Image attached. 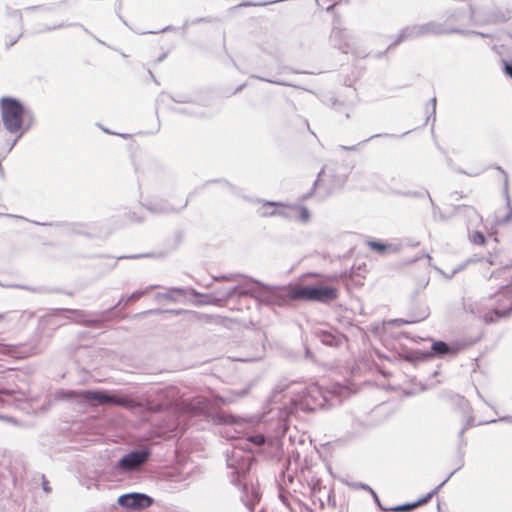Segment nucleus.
Listing matches in <instances>:
<instances>
[{
  "instance_id": "8",
  "label": "nucleus",
  "mask_w": 512,
  "mask_h": 512,
  "mask_svg": "<svg viewBox=\"0 0 512 512\" xmlns=\"http://www.w3.org/2000/svg\"><path fill=\"white\" fill-rule=\"evenodd\" d=\"M431 497H432V494H428L427 496L423 497L422 499L418 500L415 503L396 506V507L392 508L391 510L394 512H408V511H411V510L427 503Z\"/></svg>"
},
{
  "instance_id": "9",
  "label": "nucleus",
  "mask_w": 512,
  "mask_h": 512,
  "mask_svg": "<svg viewBox=\"0 0 512 512\" xmlns=\"http://www.w3.org/2000/svg\"><path fill=\"white\" fill-rule=\"evenodd\" d=\"M319 336H320L321 342L325 345L337 346L340 342L339 337H337L329 332H322Z\"/></svg>"
},
{
  "instance_id": "1",
  "label": "nucleus",
  "mask_w": 512,
  "mask_h": 512,
  "mask_svg": "<svg viewBox=\"0 0 512 512\" xmlns=\"http://www.w3.org/2000/svg\"><path fill=\"white\" fill-rule=\"evenodd\" d=\"M276 295L281 304L295 301L328 303L338 298L339 290L333 286H310L298 282L279 288Z\"/></svg>"
},
{
  "instance_id": "16",
  "label": "nucleus",
  "mask_w": 512,
  "mask_h": 512,
  "mask_svg": "<svg viewBox=\"0 0 512 512\" xmlns=\"http://www.w3.org/2000/svg\"><path fill=\"white\" fill-rule=\"evenodd\" d=\"M66 396L69 398H76V397H81V393H77L75 391H70L66 394Z\"/></svg>"
},
{
  "instance_id": "10",
  "label": "nucleus",
  "mask_w": 512,
  "mask_h": 512,
  "mask_svg": "<svg viewBox=\"0 0 512 512\" xmlns=\"http://www.w3.org/2000/svg\"><path fill=\"white\" fill-rule=\"evenodd\" d=\"M432 350L438 354H445L449 352L450 348L445 342L438 341L432 345Z\"/></svg>"
},
{
  "instance_id": "4",
  "label": "nucleus",
  "mask_w": 512,
  "mask_h": 512,
  "mask_svg": "<svg viewBox=\"0 0 512 512\" xmlns=\"http://www.w3.org/2000/svg\"><path fill=\"white\" fill-rule=\"evenodd\" d=\"M148 457V450L133 451L122 457L118 466L124 471H131L144 464Z\"/></svg>"
},
{
  "instance_id": "14",
  "label": "nucleus",
  "mask_w": 512,
  "mask_h": 512,
  "mask_svg": "<svg viewBox=\"0 0 512 512\" xmlns=\"http://www.w3.org/2000/svg\"><path fill=\"white\" fill-rule=\"evenodd\" d=\"M342 33V29L339 28V27H334L332 30H331V37L337 39L340 37Z\"/></svg>"
},
{
  "instance_id": "12",
  "label": "nucleus",
  "mask_w": 512,
  "mask_h": 512,
  "mask_svg": "<svg viewBox=\"0 0 512 512\" xmlns=\"http://www.w3.org/2000/svg\"><path fill=\"white\" fill-rule=\"evenodd\" d=\"M297 213H298V218L302 222L306 223V222L309 221V219H310V212L308 211L307 208H305V207H298L297 208Z\"/></svg>"
},
{
  "instance_id": "7",
  "label": "nucleus",
  "mask_w": 512,
  "mask_h": 512,
  "mask_svg": "<svg viewBox=\"0 0 512 512\" xmlns=\"http://www.w3.org/2000/svg\"><path fill=\"white\" fill-rule=\"evenodd\" d=\"M81 397L88 401H98L100 404L110 403L111 395L102 391H85Z\"/></svg>"
},
{
  "instance_id": "2",
  "label": "nucleus",
  "mask_w": 512,
  "mask_h": 512,
  "mask_svg": "<svg viewBox=\"0 0 512 512\" xmlns=\"http://www.w3.org/2000/svg\"><path fill=\"white\" fill-rule=\"evenodd\" d=\"M1 117L4 127L13 134H21L25 109L16 99L4 97L0 100Z\"/></svg>"
},
{
  "instance_id": "15",
  "label": "nucleus",
  "mask_w": 512,
  "mask_h": 512,
  "mask_svg": "<svg viewBox=\"0 0 512 512\" xmlns=\"http://www.w3.org/2000/svg\"><path fill=\"white\" fill-rule=\"evenodd\" d=\"M504 71L505 73L512 78V62L505 63L504 65Z\"/></svg>"
},
{
  "instance_id": "5",
  "label": "nucleus",
  "mask_w": 512,
  "mask_h": 512,
  "mask_svg": "<svg viewBox=\"0 0 512 512\" xmlns=\"http://www.w3.org/2000/svg\"><path fill=\"white\" fill-rule=\"evenodd\" d=\"M118 503L130 509H143L149 507L152 500L144 494L132 493L120 496Z\"/></svg>"
},
{
  "instance_id": "13",
  "label": "nucleus",
  "mask_w": 512,
  "mask_h": 512,
  "mask_svg": "<svg viewBox=\"0 0 512 512\" xmlns=\"http://www.w3.org/2000/svg\"><path fill=\"white\" fill-rule=\"evenodd\" d=\"M319 5H326L327 10H330L334 7L335 1L334 0H317Z\"/></svg>"
},
{
  "instance_id": "6",
  "label": "nucleus",
  "mask_w": 512,
  "mask_h": 512,
  "mask_svg": "<svg viewBox=\"0 0 512 512\" xmlns=\"http://www.w3.org/2000/svg\"><path fill=\"white\" fill-rule=\"evenodd\" d=\"M110 403L115 404L117 406L125 407L128 409H134L137 407H142L143 404L135 399H132L128 396H117L111 395Z\"/></svg>"
},
{
  "instance_id": "3",
  "label": "nucleus",
  "mask_w": 512,
  "mask_h": 512,
  "mask_svg": "<svg viewBox=\"0 0 512 512\" xmlns=\"http://www.w3.org/2000/svg\"><path fill=\"white\" fill-rule=\"evenodd\" d=\"M492 311L484 314L485 323L498 321L512 312V287L507 285L491 296Z\"/></svg>"
},
{
  "instance_id": "17",
  "label": "nucleus",
  "mask_w": 512,
  "mask_h": 512,
  "mask_svg": "<svg viewBox=\"0 0 512 512\" xmlns=\"http://www.w3.org/2000/svg\"><path fill=\"white\" fill-rule=\"evenodd\" d=\"M148 410L155 411L156 409H154L152 407H148Z\"/></svg>"
},
{
  "instance_id": "11",
  "label": "nucleus",
  "mask_w": 512,
  "mask_h": 512,
  "mask_svg": "<svg viewBox=\"0 0 512 512\" xmlns=\"http://www.w3.org/2000/svg\"><path fill=\"white\" fill-rule=\"evenodd\" d=\"M368 246L372 250H374V251H376L378 253H384L387 250V248H388V246L386 244H383V243H380V242H376V241H369L368 242Z\"/></svg>"
}]
</instances>
